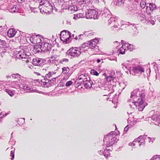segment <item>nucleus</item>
<instances>
[{"instance_id":"nucleus-3","label":"nucleus","mask_w":160,"mask_h":160,"mask_svg":"<svg viewBox=\"0 0 160 160\" xmlns=\"http://www.w3.org/2000/svg\"><path fill=\"white\" fill-rule=\"evenodd\" d=\"M17 57L19 58H24L25 60H23L22 62L24 64H27L29 62V60L27 59L28 55H27L26 52L23 49H22L18 52L17 54Z\"/></svg>"},{"instance_id":"nucleus-2","label":"nucleus","mask_w":160,"mask_h":160,"mask_svg":"<svg viewBox=\"0 0 160 160\" xmlns=\"http://www.w3.org/2000/svg\"><path fill=\"white\" fill-rule=\"evenodd\" d=\"M98 12L94 9L88 10L86 12V16L87 19L93 18L95 19L98 18Z\"/></svg>"},{"instance_id":"nucleus-14","label":"nucleus","mask_w":160,"mask_h":160,"mask_svg":"<svg viewBox=\"0 0 160 160\" xmlns=\"http://www.w3.org/2000/svg\"><path fill=\"white\" fill-rule=\"evenodd\" d=\"M156 6L155 4L151 3H148L147 6V12L150 13L152 12L155 8Z\"/></svg>"},{"instance_id":"nucleus-41","label":"nucleus","mask_w":160,"mask_h":160,"mask_svg":"<svg viewBox=\"0 0 160 160\" xmlns=\"http://www.w3.org/2000/svg\"><path fill=\"white\" fill-rule=\"evenodd\" d=\"M34 73H35L36 75H40V74L38 72H34Z\"/></svg>"},{"instance_id":"nucleus-48","label":"nucleus","mask_w":160,"mask_h":160,"mask_svg":"<svg viewBox=\"0 0 160 160\" xmlns=\"http://www.w3.org/2000/svg\"><path fill=\"white\" fill-rule=\"evenodd\" d=\"M99 153H100V152H101V150H100V151H99Z\"/></svg>"},{"instance_id":"nucleus-10","label":"nucleus","mask_w":160,"mask_h":160,"mask_svg":"<svg viewBox=\"0 0 160 160\" xmlns=\"http://www.w3.org/2000/svg\"><path fill=\"white\" fill-rule=\"evenodd\" d=\"M52 7L51 5L45 7V8H40V12L42 14L50 13L52 11Z\"/></svg>"},{"instance_id":"nucleus-18","label":"nucleus","mask_w":160,"mask_h":160,"mask_svg":"<svg viewBox=\"0 0 160 160\" xmlns=\"http://www.w3.org/2000/svg\"><path fill=\"white\" fill-rule=\"evenodd\" d=\"M87 75L86 74H82L79 75L78 77V79L80 80H82L83 82H84L87 80Z\"/></svg>"},{"instance_id":"nucleus-42","label":"nucleus","mask_w":160,"mask_h":160,"mask_svg":"<svg viewBox=\"0 0 160 160\" xmlns=\"http://www.w3.org/2000/svg\"><path fill=\"white\" fill-rule=\"evenodd\" d=\"M101 61V60L100 59H98L97 60V62L98 63H99V62H100Z\"/></svg>"},{"instance_id":"nucleus-8","label":"nucleus","mask_w":160,"mask_h":160,"mask_svg":"<svg viewBox=\"0 0 160 160\" xmlns=\"http://www.w3.org/2000/svg\"><path fill=\"white\" fill-rule=\"evenodd\" d=\"M62 74L65 75L64 78L65 79L68 78L71 75L69 72V68L68 67H64L62 68Z\"/></svg>"},{"instance_id":"nucleus-9","label":"nucleus","mask_w":160,"mask_h":160,"mask_svg":"<svg viewBox=\"0 0 160 160\" xmlns=\"http://www.w3.org/2000/svg\"><path fill=\"white\" fill-rule=\"evenodd\" d=\"M52 46L51 44L48 43L44 42L42 43V50L44 52L49 51L51 50Z\"/></svg>"},{"instance_id":"nucleus-30","label":"nucleus","mask_w":160,"mask_h":160,"mask_svg":"<svg viewBox=\"0 0 160 160\" xmlns=\"http://www.w3.org/2000/svg\"><path fill=\"white\" fill-rule=\"evenodd\" d=\"M72 84V82L71 81H69L67 82L66 84V85L67 86H69Z\"/></svg>"},{"instance_id":"nucleus-40","label":"nucleus","mask_w":160,"mask_h":160,"mask_svg":"<svg viewBox=\"0 0 160 160\" xmlns=\"http://www.w3.org/2000/svg\"><path fill=\"white\" fill-rule=\"evenodd\" d=\"M128 130V128L127 127H126L124 129V131H127Z\"/></svg>"},{"instance_id":"nucleus-44","label":"nucleus","mask_w":160,"mask_h":160,"mask_svg":"<svg viewBox=\"0 0 160 160\" xmlns=\"http://www.w3.org/2000/svg\"><path fill=\"white\" fill-rule=\"evenodd\" d=\"M46 83H47V82H43V85H45L46 84Z\"/></svg>"},{"instance_id":"nucleus-37","label":"nucleus","mask_w":160,"mask_h":160,"mask_svg":"<svg viewBox=\"0 0 160 160\" xmlns=\"http://www.w3.org/2000/svg\"><path fill=\"white\" fill-rule=\"evenodd\" d=\"M73 18L75 19V20L79 19V18L78 17V16L76 15H74V16L73 17Z\"/></svg>"},{"instance_id":"nucleus-24","label":"nucleus","mask_w":160,"mask_h":160,"mask_svg":"<svg viewBox=\"0 0 160 160\" xmlns=\"http://www.w3.org/2000/svg\"><path fill=\"white\" fill-rule=\"evenodd\" d=\"M91 73L92 74L96 76H98L99 75L98 72L94 69H92L91 70Z\"/></svg>"},{"instance_id":"nucleus-32","label":"nucleus","mask_w":160,"mask_h":160,"mask_svg":"<svg viewBox=\"0 0 160 160\" xmlns=\"http://www.w3.org/2000/svg\"><path fill=\"white\" fill-rule=\"evenodd\" d=\"M53 74L51 72H49L48 73L46 74V77L49 78Z\"/></svg>"},{"instance_id":"nucleus-19","label":"nucleus","mask_w":160,"mask_h":160,"mask_svg":"<svg viewBox=\"0 0 160 160\" xmlns=\"http://www.w3.org/2000/svg\"><path fill=\"white\" fill-rule=\"evenodd\" d=\"M68 9L69 11L73 12L77 11L78 9L77 7L76 6L71 4L69 6L68 8Z\"/></svg>"},{"instance_id":"nucleus-13","label":"nucleus","mask_w":160,"mask_h":160,"mask_svg":"<svg viewBox=\"0 0 160 160\" xmlns=\"http://www.w3.org/2000/svg\"><path fill=\"white\" fill-rule=\"evenodd\" d=\"M31 42L33 44H37L40 42L41 39L38 36H33L31 37L30 39Z\"/></svg>"},{"instance_id":"nucleus-28","label":"nucleus","mask_w":160,"mask_h":160,"mask_svg":"<svg viewBox=\"0 0 160 160\" xmlns=\"http://www.w3.org/2000/svg\"><path fill=\"white\" fill-rule=\"evenodd\" d=\"M94 34V32H88L87 34V35L88 37H91Z\"/></svg>"},{"instance_id":"nucleus-49","label":"nucleus","mask_w":160,"mask_h":160,"mask_svg":"<svg viewBox=\"0 0 160 160\" xmlns=\"http://www.w3.org/2000/svg\"><path fill=\"white\" fill-rule=\"evenodd\" d=\"M108 155H107V157H108Z\"/></svg>"},{"instance_id":"nucleus-17","label":"nucleus","mask_w":160,"mask_h":160,"mask_svg":"<svg viewBox=\"0 0 160 160\" xmlns=\"http://www.w3.org/2000/svg\"><path fill=\"white\" fill-rule=\"evenodd\" d=\"M134 71L136 72H140L141 73L144 72V68L140 66H138L134 68Z\"/></svg>"},{"instance_id":"nucleus-36","label":"nucleus","mask_w":160,"mask_h":160,"mask_svg":"<svg viewBox=\"0 0 160 160\" xmlns=\"http://www.w3.org/2000/svg\"><path fill=\"white\" fill-rule=\"evenodd\" d=\"M139 145L140 146H141V145L144 146V145H145V144L143 142H140L139 143Z\"/></svg>"},{"instance_id":"nucleus-23","label":"nucleus","mask_w":160,"mask_h":160,"mask_svg":"<svg viewBox=\"0 0 160 160\" xmlns=\"http://www.w3.org/2000/svg\"><path fill=\"white\" fill-rule=\"evenodd\" d=\"M6 92L11 97H12V96H13L14 94V92L13 91L10 90L9 89H6Z\"/></svg>"},{"instance_id":"nucleus-6","label":"nucleus","mask_w":160,"mask_h":160,"mask_svg":"<svg viewBox=\"0 0 160 160\" xmlns=\"http://www.w3.org/2000/svg\"><path fill=\"white\" fill-rule=\"evenodd\" d=\"M70 37V34L68 32L62 31L61 32L60 34V38L63 42H68Z\"/></svg>"},{"instance_id":"nucleus-43","label":"nucleus","mask_w":160,"mask_h":160,"mask_svg":"<svg viewBox=\"0 0 160 160\" xmlns=\"http://www.w3.org/2000/svg\"><path fill=\"white\" fill-rule=\"evenodd\" d=\"M18 2H22V1H24V0H18Z\"/></svg>"},{"instance_id":"nucleus-5","label":"nucleus","mask_w":160,"mask_h":160,"mask_svg":"<svg viewBox=\"0 0 160 160\" xmlns=\"http://www.w3.org/2000/svg\"><path fill=\"white\" fill-rule=\"evenodd\" d=\"M68 52V55L74 57H78L81 53L80 49L77 48H70Z\"/></svg>"},{"instance_id":"nucleus-12","label":"nucleus","mask_w":160,"mask_h":160,"mask_svg":"<svg viewBox=\"0 0 160 160\" xmlns=\"http://www.w3.org/2000/svg\"><path fill=\"white\" fill-rule=\"evenodd\" d=\"M17 33V31L15 29L12 28L9 29L7 32V36L9 38L14 37Z\"/></svg>"},{"instance_id":"nucleus-16","label":"nucleus","mask_w":160,"mask_h":160,"mask_svg":"<svg viewBox=\"0 0 160 160\" xmlns=\"http://www.w3.org/2000/svg\"><path fill=\"white\" fill-rule=\"evenodd\" d=\"M43 60L39 58H33L32 60L33 63L35 65H38L42 63Z\"/></svg>"},{"instance_id":"nucleus-15","label":"nucleus","mask_w":160,"mask_h":160,"mask_svg":"<svg viewBox=\"0 0 160 160\" xmlns=\"http://www.w3.org/2000/svg\"><path fill=\"white\" fill-rule=\"evenodd\" d=\"M89 79H87L85 81L84 83V87L87 89H90L92 87V85L93 83Z\"/></svg>"},{"instance_id":"nucleus-4","label":"nucleus","mask_w":160,"mask_h":160,"mask_svg":"<svg viewBox=\"0 0 160 160\" xmlns=\"http://www.w3.org/2000/svg\"><path fill=\"white\" fill-rule=\"evenodd\" d=\"M107 138L108 139V141L107 142L108 143L107 145L108 147L112 146L117 142L116 137L112 135L111 134H107L105 138L104 139L106 140Z\"/></svg>"},{"instance_id":"nucleus-21","label":"nucleus","mask_w":160,"mask_h":160,"mask_svg":"<svg viewBox=\"0 0 160 160\" xmlns=\"http://www.w3.org/2000/svg\"><path fill=\"white\" fill-rule=\"evenodd\" d=\"M42 48V44L41 45L40 44L36 45L34 46V48L35 49H37V52L39 51L41 48Z\"/></svg>"},{"instance_id":"nucleus-29","label":"nucleus","mask_w":160,"mask_h":160,"mask_svg":"<svg viewBox=\"0 0 160 160\" xmlns=\"http://www.w3.org/2000/svg\"><path fill=\"white\" fill-rule=\"evenodd\" d=\"M78 17L79 18H82L84 17L82 13H79L77 14Z\"/></svg>"},{"instance_id":"nucleus-25","label":"nucleus","mask_w":160,"mask_h":160,"mask_svg":"<svg viewBox=\"0 0 160 160\" xmlns=\"http://www.w3.org/2000/svg\"><path fill=\"white\" fill-rule=\"evenodd\" d=\"M146 5V3L144 1H142L140 2V6L142 9L144 8Z\"/></svg>"},{"instance_id":"nucleus-27","label":"nucleus","mask_w":160,"mask_h":160,"mask_svg":"<svg viewBox=\"0 0 160 160\" xmlns=\"http://www.w3.org/2000/svg\"><path fill=\"white\" fill-rule=\"evenodd\" d=\"M12 78H19L20 77V75L18 73L16 74H12Z\"/></svg>"},{"instance_id":"nucleus-34","label":"nucleus","mask_w":160,"mask_h":160,"mask_svg":"<svg viewBox=\"0 0 160 160\" xmlns=\"http://www.w3.org/2000/svg\"><path fill=\"white\" fill-rule=\"evenodd\" d=\"M127 47V48H128V49H129V50L131 51L132 50L131 49V47H133V45H130V44H128Z\"/></svg>"},{"instance_id":"nucleus-45","label":"nucleus","mask_w":160,"mask_h":160,"mask_svg":"<svg viewBox=\"0 0 160 160\" xmlns=\"http://www.w3.org/2000/svg\"><path fill=\"white\" fill-rule=\"evenodd\" d=\"M39 80H34V82H38V81Z\"/></svg>"},{"instance_id":"nucleus-47","label":"nucleus","mask_w":160,"mask_h":160,"mask_svg":"<svg viewBox=\"0 0 160 160\" xmlns=\"http://www.w3.org/2000/svg\"><path fill=\"white\" fill-rule=\"evenodd\" d=\"M116 43H118V44L119 43V42H118V41H116L115 42Z\"/></svg>"},{"instance_id":"nucleus-38","label":"nucleus","mask_w":160,"mask_h":160,"mask_svg":"<svg viewBox=\"0 0 160 160\" xmlns=\"http://www.w3.org/2000/svg\"><path fill=\"white\" fill-rule=\"evenodd\" d=\"M112 78V77L109 76V77H107V80H109V81H110L111 80Z\"/></svg>"},{"instance_id":"nucleus-1","label":"nucleus","mask_w":160,"mask_h":160,"mask_svg":"<svg viewBox=\"0 0 160 160\" xmlns=\"http://www.w3.org/2000/svg\"><path fill=\"white\" fill-rule=\"evenodd\" d=\"M138 91V89H136L131 92L130 98H133L135 100L133 102L139 111L143 110L145 107L143 104L145 99V91L142 90L139 92L138 96L136 95L137 91Z\"/></svg>"},{"instance_id":"nucleus-39","label":"nucleus","mask_w":160,"mask_h":160,"mask_svg":"<svg viewBox=\"0 0 160 160\" xmlns=\"http://www.w3.org/2000/svg\"><path fill=\"white\" fill-rule=\"evenodd\" d=\"M3 27L1 26L0 27V31L1 32H3Z\"/></svg>"},{"instance_id":"nucleus-26","label":"nucleus","mask_w":160,"mask_h":160,"mask_svg":"<svg viewBox=\"0 0 160 160\" xmlns=\"http://www.w3.org/2000/svg\"><path fill=\"white\" fill-rule=\"evenodd\" d=\"M10 156L12 157L11 158L12 160H13L14 159V151H11L10 152Z\"/></svg>"},{"instance_id":"nucleus-11","label":"nucleus","mask_w":160,"mask_h":160,"mask_svg":"<svg viewBox=\"0 0 160 160\" xmlns=\"http://www.w3.org/2000/svg\"><path fill=\"white\" fill-rule=\"evenodd\" d=\"M51 5L47 0H42L40 2L39 8H43Z\"/></svg>"},{"instance_id":"nucleus-20","label":"nucleus","mask_w":160,"mask_h":160,"mask_svg":"<svg viewBox=\"0 0 160 160\" xmlns=\"http://www.w3.org/2000/svg\"><path fill=\"white\" fill-rule=\"evenodd\" d=\"M126 50V47L124 46H122L118 50V51L119 53L122 54L125 53V51Z\"/></svg>"},{"instance_id":"nucleus-33","label":"nucleus","mask_w":160,"mask_h":160,"mask_svg":"<svg viewBox=\"0 0 160 160\" xmlns=\"http://www.w3.org/2000/svg\"><path fill=\"white\" fill-rule=\"evenodd\" d=\"M16 7L15 6H14L13 7V8L11 9V11L10 12H15V10H16Z\"/></svg>"},{"instance_id":"nucleus-35","label":"nucleus","mask_w":160,"mask_h":160,"mask_svg":"<svg viewBox=\"0 0 160 160\" xmlns=\"http://www.w3.org/2000/svg\"><path fill=\"white\" fill-rule=\"evenodd\" d=\"M112 19L110 18L109 19L108 21V23L109 24V25L112 22Z\"/></svg>"},{"instance_id":"nucleus-22","label":"nucleus","mask_w":160,"mask_h":160,"mask_svg":"<svg viewBox=\"0 0 160 160\" xmlns=\"http://www.w3.org/2000/svg\"><path fill=\"white\" fill-rule=\"evenodd\" d=\"M19 87L21 88H22L25 90H28L29 89V87L26 84L23 85H20Z\"/></svg>"},{"instance_id":"nucleus-46","label":"nucleus","mask_w":160,"mask_h":160,"mask_svg":"<svg viewBox=\"0 0 160 160\" xmlns=\"http://www.w3.org/2000/svg\"><path fill=\"white\" fill-rule=\"evenodd\" d=\"M65 60L66 62L68 61V59H65Z\"/></svg>"},{"instance_id":"nucleus-31","label":"nucleus","mask_w":160,"mask_h":160,"mask_svg":"<svg viewBox=\"0 0 160 160\" xmlns=\"http://www.w3.org/2000/svg\"><path fill=\"white\" fill-rule=\"evenodd\" d=\"M87 1H88V0H80L79 3H81L82 4H84L86 3Z\"/></svg>"},{"instance_id":"nucleus-7","label":"nucleus","mask_w":160,"mask_h":160,"mask_svg":"<svg viewBox=\"0 0 160 160\" xmlns=\"http://www.w3.org/2000/svg\"><path fill=\"white\" fill-rule=\"evenodd\" d=\"M98 42L99 40L98 39L95 38L92 39L89 41V47L91 49H94Z\"/></svg>"}]
</instances>
